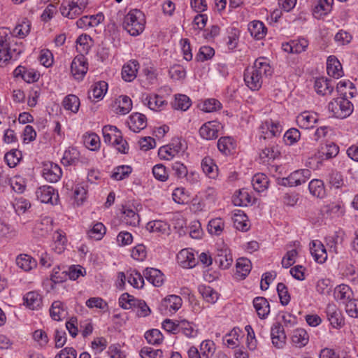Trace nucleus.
<instances>
[{"mask_svg":"<svg viewBox=\"0 0 358 358\" xmlns=\"http://www.w3.org/2000/svg\"><path fill=\"white\" fill-rule=\"evenodd\" d=\"M272 73L273 69L266 58L260 57L255 60L252 66L245 69L244 80L250 90H258L262 85V76H270Z\"/></svg>","mask_w":358,"mask_h":358,"instance_id":"nucleus-1","label":"nucleus"},{"mask_svg":"<svg viewBox=\"0 0 358 358\" xmlns=\"http://www.w3.org/2000/svg\"><path fill=\"white\" fill-rule=\"evenodd\" d=\"M353 110V104L344 96L334 99L328 104V110L336 118L345 119L352 114Z\"/></svg>","mask_w":358,"mask_h":358,"instance_id":"nucleus-2","label":"nucleus"},{"mask_svg":"<svg viewBox=\"0 0 358 358\" xmlns=\"http://www.w3.org/2000/svg\"><path fill=\"white\" fill-rule=\"evenodd\" d=\"M103 141L108 144L119 145L117 149L119 152L127 153L129 149L128 143L123 140L121 131L115 127L106 125L102 129Z\"/></svg>","mask_w":358,"mask_h":358,"instance_id":"nucleus-3","label":"nucleus"},{"mask_svg":"<svg viewBox=\"0 0 358 358\" xmlns=\"http://www.w3.org/2000/svg\"><path fill=\"white\" fill-rule=\"evenodd\" d=\"M123 25L130 35L138 36L144 29L143 14L137 9L129 11L124 17Z\"/></svg>","mask_w":358,"mask_h":358,"instance_id":"nucleus-4","label":"nucleus"},{"mask_svg":"<svg viewBox=\"0 0 358 358\" xmlns=\"http://www.w3.org/2000/svg\"><path fill=\"white\" fill-rule=\"evenodd\" d=\"M87 4L88 0L64 1L59 9L64 17L74 19L82 14Z\"/></svg>","mask_w":358,"mask_h":358,"instance_id":"nucleus-5","label":"nucleus"},{"mask_svg":"<svg viewBox=\"0 0 358 358\" xmlns=\"http://www.w3.org/2000/svg\"><path fill=\"white\" fill-rule=\"evenodd\" d=\"M311 176L309 169H300L292 172L288 177L282 179V185L298 186L305 183Z\"/></svg>","mask_w":358,"mask_h":358,"instance_id":"nucleus-6","label":"nucleus"},{"mask_svg":"<svg viewBox=\"0 0 358 358\" xmlns=\"http://www.w3.org/2000/svg\"><path fill=\"white\" fill-rule=\"evenodd\" d=\"M88 70L87 59L83 54H79L73 59L71 64V71L73 76L77 79H83Z\"/></svg>","mask_w":358,"mask_h":358,"instance_id":"nucleus-7","label":"nucleus"},{"mask_svg":"<svg viewBox=\"0 0 358 358\" xmlns=\"http://www.w3.org/2000/svg\"><path fill=\"white\" fill-rule=\"evenodd\" d=\"M327 318L332 327L340 329L344 325V318L341 311L334 303H329L325 310Z\"/></svg>","mask_w":358,"mask_h":358,"instance_id":"nucleus-8","label":"nucleus"},{"mask_svg":"<svg viewBox=\"0 0 358 358\" xmlns=\"http://www.w3.org/2000/svg\"><path fill=\"white\" fill-rule=\"evenodd\" d=\"M6 30H0V66H3L11 59L9 51V39Z\"/></svg>","mask_w":358,"mask_h":358,"instance_id":"nucleus-9","label":"nucleus"},{"mask_svg":"<svg viewBox=\"0 0 358 358\" xmlns=\"http://www.w3.org/2000/svg\"><path fill=\"white\" fill-rule=\"evenodd\" d=\"M182 149V144L180 138H173L168 145L162 146L159 150V155L164 159L169 160Z\"/></svg>","mask_w":358,"mask_h":358,"instance_id":"nucleus-10","label":"nucleus"},{"mask_svg":"<svg viewBox=\"0 0 358 358\" xmlns=\"http://www.w3.org/2000/svg\"><path fill=\"white\" fill-rule=\"evenodd\" d=\"M215 262L222 269L229 268L233 262L230 250L225 245L217 249Z\"/></svg>","mask_w":358,"mask_h":358,"instance_id":"nucleus-11","label":"nucleus"},{"mask_svg":"<svg viewBox=\"0 0 358 358\" xmlns=\"http://www.w3.org/2000/svg\"><path fill=\"white\" fill-rule=\"evenodd\" d=\"M37 199L42 203L52 204L54 203V200L56 202L59 198L57 192L51 186L43 185L37 189L36 192Z\"/></svg>","mask_w":358,"mask_h":358,"instance_id":"nucleus-12","label":"nucleus"},{"mask_svg":"<svg viewBox=\"0 0 358 358\" xmlns=\"http://www.w3.org/2000/svg\"><path fill=\"white\" fill-rule=\"evenodd\" d=\"M62 175V169L57 164L52 162L44 164L43 176L46 180L50 182H56L60 179Z\"/></svg>","mask_w":358,"mask_h":358,"instance_id":"nucleus-13","label":"nucleus"},{"mask_svg":"<svg viewBox=\"0 0 358 358\" xmlns=\"http://www.w3.org/2000/svg\"><path fill=\"white\" fill-rule=\"evenodd\" d=\"M318 115L314 112L304 111L296 117V123L301 128H313L318 121Z\"/></svg>","mask_w":358,"mask_h":358,"instance_id":"nucleus-14","label":"nucleus"},{"mask_svg":"<svg viewBox=\"0 0 358 358\" xmlns=\"http://www.w3.org/2000/svg\"><path fill=\"white\" fill-rule=\"evenodd\" d=\"M143 102L150 109L155 111H160L167 106V101L162 96L156 94H147L143 98Z\"/></svg>","mask_w":358,"mask_h":358,"instance_id":"nucleus-15","label":"nucleus"},{"mask_svg":"<svg viewBox=\"0 0 358 358\" xmlns=\"http://www.w3.org/2000/svg\"><path fill=\"white\" fill-rule=\"evenodd\" d=\"M271 336L272 343L277 348H282L285 344L286 335L283 327L278 322L271 327Z\"/></svg>","mask_w":358,"mask_h":358,"instance_id":"nucleus-16","label":"nucleus"},{"mask_svg":"<svg viewBox=\"0 0 358 358\" xmlns=\"http://www.w3.org/2000/svg\"><path fill=\"white\" fill-rule=\"evenodd\" d=\"M177 259L180 265L185 268H193L196 265L194 254L189 249H182L177 255Z\"/></svg>","mask_w":358,"mask_h":358,"instance_id":"nucleus-17","label":"nucleus"},{"mask_svg":"<svg viewBox=\"0 0 358 358\" xmlns=\"http://www.w3.org/2000/svg\"><path fill=\"white\" fill-rule=\"evenodd\" d=\"M219 124L217 122H208L203 124L200 129V136L206 140H213L218 137Z\"/></svg>","mask_w":358,"mask_h":358,"instance_id":"nucleus-18","label":"nucleus"},{"mask_svg":"<svg viewBox=\"0 0 358 358\" xmlns=\"http://www.w3.org/2000/svg\"><path fill=\"white\" fill-rule=\"evenodd\" d=\"M127 123L130 130L137 133L146 127L147 119L145 115L135 113L129 116Z\"/></svg>","mask_w":358,"mask_h":358,"instance_id":"nucleus-19","label":"nucleus"},{"mask_svg":"<svg viewBox=\"0 0 358 358\" xmlns=\"http://www.w3.org/2000/svg\"><path fill=\"white\" fill-rule=\"evenodd\" d=\"M310 251L315 262L324 263L327 259V254L324 245L319 241H312Z\"/></svg>","mask_w":358,"mask_h":358,"instance_id":"nucleus-20","label":"nucleus"},{"mask_svg":"<svg viewBox=\"0 0 358 358\" xmlns=\"http://www.w3.org/2000/svg\"><path fill=\"white\" fill-rule=\"evenodd\" d=\"M327 71L329 76L339 78L343 75L341 64L334 56H329L327 62Z\"/></svg>","mask_w":358,"mask_h":358,"instance_id":"nucleus-21","label":"nucleus"},{"mask_svg":"<svg viewBox=\"0 0 358 358\" xmlns=\"http://www.w3.org/2000/svg\"><path fill=\"white\" fill-rule=\"evenodd\" d=\"M314 87L316 92L322 96L330 95L334 90L332 80L323 77L315 80Z\"/></svg>","mask_w":358,"mask_h":358,"instance_id":"nucleus-22","label":"nucleus"},{"mask_svg":"<svg viewBox=\"0 0 358 358\" xmlns=\"http://www.w3.org/2000/svg\"><path fill=\"white\" fill-rule=\"evenodd\" d=\"M253 306L261 319L267 317L270 313V305L267 299L262 296H257L253 299Z\"/></svg>","mask_w":358,"mask_h":358,"instance_id":"nucleus-23","label":"nucleus"},{"mask_svg":"<svg viewBox=\"0 0 358 358\" xmlns=\"http://www.w3.org/2000/svg\"><path fill=\"white\" fill-rule=\"evenodd\" d=\"M143 276L155 287H160L164 283V275L157 268H147L143 271Z\"/></svg>","mask_w":358,"mask_h":358,"instance_id":"nucleus-24","label":"nucleus"},{"mask_svg":"<svg viewBox=\"0 0 358 358\" xmlns=\"http://www.w3.org/2000/svg\"><path fill=\"white\" fill-rule=\"evenodd\" d=\"M146 229L151 233L158 234H169L171 231L169 224L162 220L150 221L146 224Z\"/></svg>","mask_w":358,"mask_h":358,"instance_id":"nucleus-25","label":"nucleus"},{"mask_svg":"<svg viewBox=\"0 0 358 358\" xmlns=\"http://www.w3.org/2000/svg\"><path fill=\"white\" fill-rule=\"evenodd\" d=\"M115 112L119 115H126L132 108V101L127 96H120L115 103Z\"/></svg>","mask_w":358,"mask_h":358,"instance_id":"nucleus-26","label":"nucleus"},{"mask_svg":"<svg viewBox=\"0 0 358 358\" xmlns=\"http://www.w3.org/2000/svg\"><path fill=\"white\" fill-rule=\"evenodd\" d=\"M108 90V83L105 81H99L92 85L91 89L88 92V97L90 99H102Z\"/></svg>","mask_w":358,"mask_h":358,"instance_id":"nucleus-27","label":"nucleus"},{"mask_svg":"<svg viewBox=\"0 0 358 358\" xmlns=\"http://www.w3.org/2000/svg\"><path fill=\"white\" fill-rule=\"evenodd\" d=\"M138 63L136 60L130 61L128 64L122 67V77L127 82L134 80L136 77L138 71Z\"/></svg>","mask_w":358,"mask_h":358,"instance_id":"nucleus-28","label":"nucleus"},{"mask_svg":"<svg viewBox=\"0 0 358 358\" xmlns=\"http://www.w3.org/2000/svg\"><path fill=\"white\" fill-rule=\"evenodd\" d=\"M334 0H318L313 9V15L320 19L326 15L332 8Z\"/></svg>","mask_w":358,"mask_h":358,"instance_id":"nucleus-29","label":"nucleus"},{"mask_svg":"<svg viewBox=\"0 0 358 358\" xmlns=\"http://www.w3.org/2000/svg\"><path fill=\"white\" fill-rule=\"evenodd\" d=\"M339 152V148L334 143H330L322 145L318 151V157L329 159L335 157Z\"/></svg>","mask_w":358,"mask_h":358,"instance_id":"nucleus-30","label":"nucleus"},{"mask_svg":"<svg viewBox=\"0 0 358 358\" xmlns=\"http://www.w3.org/2000/svg\"><path fill=\"white\" fill-rule=\"evenodd\" d=\"M309 341V336L303 329L294 330L292 336V342L297 348H302L307 345Z\"/></svg>","mask_w":358,"mask_h":358,"instance_id":"nucleus-31","label":"nucleus"},{"mask_svg":"<svg viewBox=\"0 0 358 358\" xmlns=\"http://www.w3.org/2000/svg\"><path fill=\"white\" fill-rule=\"evenodd\" d=\"M334 296L336 301L346 304L351 299L352 292L349 286L340 285L334 289Z\"/></svg>","mask_w":358,"mask_h":358,"instance_id":"nucleus-32","label":"nucleus"},{"mask_svg":"<svg viewBox=\"0 0 358 358\" xmlns=\"http://www.w3.org/2000/svg\"><path fill=\"white\" fill-rule=\"evenodd\" d=\"M52 229V220L50 217H45L40 222L36 223L34 233L38 236H44Z\"/></svg>","mask_w":358,"mask_h":358,"instance_id":"nucleus-33","label":"nucleus"},{"mask_svg":"<svg viewBox=\"0 0 358 358\" xmlns=\"http://www.w3.org/2000/svg\"><path fill=\"white\" fill-rule=\"evenodd\" d=\"M261 129L263 134H264V130H266V134L264 136V139L269 137L276 136L280 134L282 130L280 124L278 122H274L272 120L266 121L261 126Z\"/></svg>","mask_w":358,"mask_h":358,"instance_id":"nucleus-34","label":"nucleus"},{"mask_svg":"<svg viewBox=\"0 0 358 358\" xmlns=\"http://www.w3.org/2000/svg\"><path fill=\"white\" fill-rule=\"evenodd\" d=\"M17 266L24 271H29L36 266V262L31 256L20 254L16 258Z\"/></svg>","mask_w":358,"mask_h":358,"instance_id":"nucleus-35","label":"nucleus"},{"mask_svg":"<svg viewBox=\"0 0 358 358\" xmlns=\"http://www.w3.org/2000/svg\"><path fill=\"white\" fill-rule=\"evenodd\" d=\"M203 171L210 178H215L218 175V169L213 160L208 157H204L201 162Z\"/></svg>","mask_w":358,"mask_h":358,"instance_id":"nucleus-36","label":"nucleus"},{"mask_svg":"<svg viewBox=\"0 0 358 358\" xmlns=\"http://www.w3.org/2000/svg\"><path fill=\"white\" fill-rule=\"evenodd\" d=\"M79 155L80 153L77 149L69 148L64 152L61 162L64 166L76 164L78 161Z\"/></svg>","mask_w":358,"mask_h":358,"instance_id":"nucleus-37","label":"nucleus"},{"mask_svg":"<svg viewBox=\"0 0 358 358\" xmlns=\"http://www.w3.org/2000/svg\"><path fill=\"white\" fill-rule=\"evenodd\" d=\"M248 30L250 34L257 39H262L266 35V28L263 22L260 21H253L248 25Z\"/></svg>","mask_w":358,"mask_h":358,"instance_id":"nucleus-38","label":"nucleus"},{"mask_svg":"<svg viewBox=\"0 0 358 358\" xmlns=\"http://www.w3.org/2000/svg\"><path fill=\"white\" fill-rule=\"evenodd\" d=\"M292 245L296 248L288 250L285 257L282 259V266L286 268L290 267L295 263V257L298 255L296 248L300 246V243L299 241H294L293 242L292 244L289 245L290 247H292Z\"/></svg>","mask_w":358,"mask_h":358,"instance_id":"nucleus-39","label":"nucleus"},{"mask_svg":"<svg viewBox=\"0 0 358 358\" xmlns=\"http://www.w3.org/2000/svg\"><path fill=\"white\" fill-rule=\"evenodd\" d=\"M198 289L203 299L208 303H215L218 299V293L210 286L200 285Z\"/></svg>","mask_w":358,"mask_h":358,"instance_id":"nucleus-40","label":"nucleus"},{"mask_svg":"<svg viewBox=\"0 0 358 358\" xmlns=\"http://www.w3.org/2000/svg\"><path fill=\"white\" fill-rule=\"evenodd\" d=\"M122 219L123 221L128 225L133 227L137 226L140 222V217L133 209L126 207L122 208Z\"/></svg>","mask_w":358,"mask_h":358,"instance_id":"nucleus-41","label":"nucleus"},{"mask_svg":"<svg viewBox=\"0 0 358 358\" xmlns=\"http://www.w3.org/2000/svg\"><path fill=\"white\" fill-rule=\"evenodd\" d=\"M268 178L264 173H257L252 178V185L257 192H262L268 187Z\"/></svg>","mask_w":358,"mask_h":358,"instance_id":"nucleus-42","label":"nucleus"},{"mask_svg":"<svg viewBox=\"0 0 358 358\" xmlns=\"http://www.w3.org/2000/svg\"><path fill=\"white\" fill-rule=\"evenodd\" d=\"M80 99L74 94H69L64 97L62 101V106L65 110H71L76 113L80 107Z\"/></svg>","mask_w":358,"mask_h":358,"instance_id":"nucleus-43","label":"nucleus"},{"mask_svg":"<svg viewBox=\"0 0 358 358\" xmlns=\"http://www.w3.org/2000/svg\"><path fill=\"white\" fill-rule=\"evenodd\" d=\"M27 306L31 310L38 308L42 303L41 295L36 292H28L24 297Z\"/></svg>","mask_w":358,"mask_h":358,"instance_id":"nucleus-44","label":"nucleus"},{"mask_svg":"<svg viewBox=\"0 0 358 358\" xmlns=\"http://www.w3.org/2000/svg\"><path fill=\"white\" fill-rule=\"evenodd\" d=\"M310 194L316 197H323L325 194L324 182L321 180H312L308 185Z\"/></svg>","mask_w":358,"mask_h":358,"instance_id":"nucleus-45","label":"nucleus"},{"mask_svg":"<svg viewBox=\"0 0 358 358\" xmlns=\"http://www.w3.org/2000/svg\"><path fill=\"white\" fill-rule=\"evenodd\" d=\"M208 231L212 235L219 236L224 228V222L220 217L212 219L208 224Z\"/></svg>","mask_w":358,"mask_h":358,"instance_id":"nucleus-46","label":"nucleus"},{"mask_svg":"<svg viewBox=\"0 0 358 358\" xmlns=\"http://www.w3.org/2000/svg\"><path fill=\"white\" fill-rule=\"evenodd\" d=\"M234 227L240 231H246L249 229L248 223L247 216L243 213L238 210V213H235L234 215Z\"/></svg>","mask_w":358,"mask_h":358,"instance_id":"nucleus-47","label":"nucleus"},{"mask_svg":"<svg viewBox=\"0 0 358 358\" xmlns=\"http://www.w3.org/2000/svg\"><path fill=\"white\" fill-rule=\"evenodd\" d=\"M191 105V100L185 94H178L175 96V100L173 103L174 109L185 111Z\"/></svg>","mask_w":358,"mask_h":358,"instance_id":"nucleus-48","label":"nucleus"},{"mask_svg":"<svg viewBox=\"0 0 358 358\" xmlns=\"http://www.w3.org/2000/svg\"><path fill=\"white\" fill-rule=\"evenodd\" d=\"M83 143L85 147L90 150H97L100 147V138L94 133L84 135Z\"/></svg>","mask_w":358,"mask_h":358,"instance_id":"nucleus-49","label":"nucleus"},{"mask_svg":"<svg viewBox=\"0 0 358 358\" xmlns=\"http://www.w3.org/2000/svg\"><path fill=\"white\" fill-rule=\"evenodd\" d=\"M219 150L224 155H228L235 148L234 140L229 136L221 137L217 141Z\"/></svg>","mask_w":358,"mask_h":358,"instance_id":"nucleus-50","label":"nucleus"},{"mask_svg":"<svg viewBox=\"0 0 358 358\" xmlns=\"http://www.w3.org/2000/svg\"><path fill=\"white\" fill-rule=\"evenodd\" d=\"M92 41V38L89 35L82 34L80 35L76 40V49L80 52V54H87L90 48L91 45L90 44V41Z\"/></svg>","mask_w":358,"mask_h":358,"instance_id":"nucleus-51","label":"nucleus"},{"mask_svg":"<svg viewBox=\"0 0 358 358\" xmlns=\"http://www.w3.org/2000/svg\"><path fill=\"white\" fill-rule=\"evenodd\" d=\"M251 270V262L247 258H239L236 262V273L245 278Z\"/></svg>","mask_w":358,"mask_h":358,"instance_id":"nucleus-52","label":"nucleus"},{"mask_svg":"<svg viewBox=\"0 0 358 358\" xmlns=\"http://www.w3.org/2000/svg\"><path fill=\"white\" fill-rule=\"evenodd\" d=\"M64 312L65 310L62 302L60 301H55L52 303L50 309V314L54 320H61Z\"/></svg>","mask_w":358,"mask_h":358,"instance_id":"nucleus-53","label":"nucleus"},{"mask_svg":"<svg viewBox=\"0 0 358 358\" xmlns=\"http://www.w3.org/2000/svg\"><path fill=\"white\" fill-rule=\"evenodd\" d=\"M145 338L148 343L152 345H158L163 341V335L158 329H151L145 334Z\"/></svg>","mask_w":358,"mask_h":358,"instance_id":"nucleus-54","label":"nucleus"},{"mask_svg":"<svg viewBox=\"0 0 358 358\" xmlns=\"http://www.w3.org/2000/svg\"><path fill=\"white\" fill-rule=\"evenodd\" d=\"M138 301L133 296L128 293L122 294L119 299V305L124 309H130L136 306Z\"/></svg>","mask_w":358,"mask_h":358,"instance_id":"nucleus-55","label":"nucleus"},{"mask_svg":"<svg viewBox=\"0 0 358 358\" xmlns=\"http://www.w3.org/2000/svg\"><path fill=\"white\" fill-rule=\"evenodd\" d=\"M173 200L178 204H185L188 202L189 195L185 188L177 187L172 194Z\"/></svg>","mask_w":358,"mask_h":358,"instance_id":"nucleus-56","label":"nucleus"},{"mask_svg":"<svg viewBox=\"0 0 358 358\" xmlns=\"http://www.w3.org/2000/svg\"><path fill=\"white\" fill-rule=\"evenodd\" d=\"M105 233L106 227L101 222H97L93 226L92 229L87 232V234L90 238L100 240Z\"/></svg>","mask_w":358,"mask_h":358,"instance_id":"nucleus-57","label":"nucleus"},{"mask_svg":"<svg viewBox=\"0 0 358 358\" xmlns=\"http://www.w3.org/2000/svg\"><path fill=\"white\" fill-rule=\"evenodd\" d=\"M165 303L167 308L170 310L174 312L179 310L182 306V299L177 295H170L165 299Z\"/></svg>","mask_w":358,"mask_h":358,"instance_id":"nucleus-58","label":"nucleus"},{"mask_svg":"<svg viewBox=\"0 0 358 358\" xmlns=\"http://www.w3.org/2000/svg\"><path fill=\"white\" fill-rule=\"evenodd\" d=\"M280 154V152L278 149V148L275 146H272L270 148H266L262 151L259 156L262 159L265 161H268L270 159H275L277 158Z\"/></svg>","mask_w":358,"mask_h":358,"instance_id":"nucleus-59","label":"nucleus"},{"mask_svg":"<svg viewBox=\"0 0 358 358\" xmlns=\"http://www.w3.org/2000/svg\"><path fill=\"white\" fill-rule=\"evenodd\" d=\"M131 168L129 166H120L117 167L113 173L112 178L117 180H121L128 177L131 173Z\"/></svg>","mask_w":358,"mask_h":358,"instance_id":"nucleus-60","label":"nucleus"},{"mask_svg":"<svg viewBox=\"0 0 358 358\" xmlns=\"http://www.w3.org/2000/svg\"><path fill=\"white\" fill-rule=\"evenodd\" d=\"M277 292L281 304L283 306L287 305L290 301V296L286 285L282 282H279L277 285Z\"/></svg>","mask_w":358,"mask_h":358,"instance_id":"nucleus-61","label":"nucleus"},{"mask_svg":"<svg viewBox=\"0 0 358 358\" xmlns=\"http://www.w3.org/2000/svg\"><path fill=\"white\" fill-rule=\"evenodd\" d=\"M215 54V50L210 46L201 47L196 56L197 61L204 62L210 59Z\"/></svg>","mask_w":358,"mask_h":358,"instance_id":"nucleus-62","label":"nucleus"},{"mask_svg":"<svg viewBox=\"0 0 358 358\" xmlns=\"http://www.w3.org/2000/svg\"><path fill=\"white\" fill-rule=\"evenodd\" d=\"M68 278L67 271H61L59 266H57L53 269L52 273L51 274V280L55 284L61 283L66 281Z\"/></svg>","mask_w":358,"mask_h":358,"instance_id":"nucleus-63","label":"nucleus"},{"mask_svg":"<svg viewBox=\"0 0 358 358\" xmlns=\"http://www.w3.org/2000/svg\"><path fill=\"white\" fill-rule=\"evenodd\" d=\"M162 354L161 350H155L150 347H143L140 351L142 358H162Z\"/></svg>","mask_w":358,"mask_h":358,"instance_id":"nucleus-64","label":"nucleus"}]
</instances>
